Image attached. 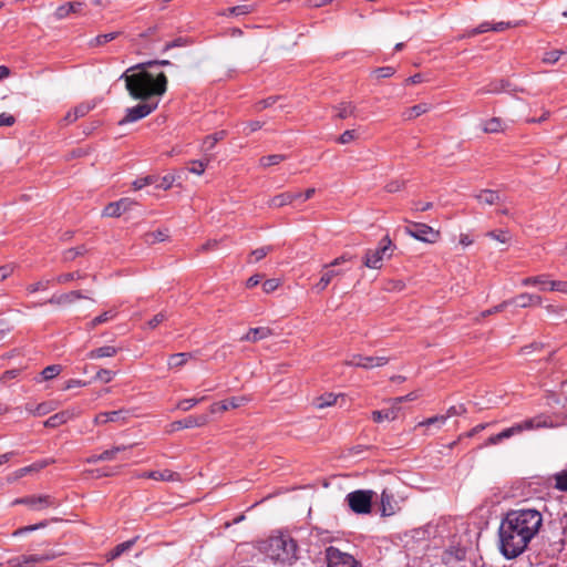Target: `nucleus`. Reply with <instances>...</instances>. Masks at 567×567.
Masks as SVG:
<instances>
[{
	"instance_id": "obj_1",
	"label": "nucleus",
	"mask_w": 567,
	"mask_h": 567,
	"mask_svg": "<svg viewBox=\"0 0 567 567\" xmlns=\"http://www.w3.org/2000/svg\"><path fill=\"white\" fill-rule=\"evenodd\" d=\"M125 87L134 100H140L135 106L127 107L125 116L118 122L123 125L142 120L155 111L158 101L154 100L166 92L167 79L165 73H122Z\"/></svg>"
},
{
	"instance_id": "obj_2",
	"label": "nucleus",
	"mask_w": 567,
	"mask_h": 567,
	"mask_svg": "<svg viewBox=\"0 0 567 567\" xmlns=\"http://www.w3.org/2000/svg\"><path fill=\"white\" fill-rule=\"evenodd\" d=\"M532 539L517 526H514L512 518L505 516L498 527V548L506 559H514L522 555L528 547Z\"/></svg>"
},
{
	"instance_id": "obj_3",
	"label": "nucleus",
	"mask_w": 567,
	"mask_h": 567,
	"mask_svg": "<svg viewBox=\"0 0 567 567\" xmlns=\"http://www.w3.org/2000/svg\"><path fill=\"white\" fill-rule=\"evenodd\" d=\"M266 555L277 564L292 566L298 559L297 543L285 534L269 537L265 547Z\"/></svg>"
},
{
	"instance_id": "obj_4",
	"label": "nucleus",
	"mask_w": 567,
	"mask_h": 567,
	"mask_svg": "<svg viewBox=\"0 0 567 567\" xmlns=\"http://www.w3.org/2000/svg\"><path fill=\"white\" fill-rule=\"evenodd\" d=\"M506 518H512L517 526L530 539H534L543 526V515L535 508L512 509L506 513Z\"/></svg>"
},
{
	"instance_id": "obj_5",
	"label": "nucleus",
	"mask_w": 567,
	"mask_h": 567,
	"mask_svg": "<svg viewBox=\"0 0 567 567\" xmlns=\"http://www.w3.org/2000/svg\"><path fill=\"white\" fill-rule=\"evenodd\" d=\"M395 246L389 236H384L380 243L378 248L368 249L363 257V265L370 269H380L382 267L383 260L389 259Z\"/></svg>"
},
{
	"instance_id": "obj_6",
	"label": "nucleus",
	"mask_w": 567,
	"mask_h": 567,
	"mask_svg": "<svg viewBox=\"0 0 567 567\" xmlns=\"http://www.w3.org/2000/svg\"><path fill=\"white\" fill-rule=\"evenodd\" d=\"M542 426H545V423H542L540 421H537L536 419H527V420H524L523 422L515 423L514 425H512L507 429H504L503 431H501L497 434L491 435L486 440L484 445L485 446L497 445L505 440H508L515 435L522 434L525 431H532L534 429H538Z\"/></svg>"
},
{
	"instance_id": "obj_7",
	"label": "nucleus",
	"mask_w": 567,
	"mask_h": 567,
	"mask_svg": "<svg viewBox=\"0 0 567 567\" xmlns=\"http://www.w3.org/2000/svg\"><path fill=\"white\" fill-rule=\"evenodd\" d=\"M372 491L358 489L347 495L349 507L355 514H369L372 506Z\"/></svg>"
},
{
	"instance_id": "obj_8",
	"label": "nucleus",
	"mask_w": 567,
	"mask_h": 567,
	"mask_svg": "<svg viewBox=\"0 0 567 567\" xmlns=\"http://www.w3.org/2000/svg\"><path fill=\"white\" fill-rule=\"evenodd\" d=\"M58 556L54 551L44 554L22 555L14 557L8 561L9 567H34L37 564L50 561Z\"/></svg>"
},
{
	"instance_id": "obj_9",
	"label": "nucleus",
	"mask_w": 567,
	"mask_h": 567,
	"mask_svg": "<svg viewBox=\"0 0 567 567\" xmlns=\"http://www.w3.org/2000/svg\"><path fill=\"white\" fill-rule=\"evenodd\" d=\"M326 559L328 567H358V563L352 555L332 546L326 549Z\"/></svg>"
},
{
	"instance_id": "obj_10",
	"label": "nucleus",
	"mask_w": 567,
	"mask_h": 567,
	"mask_svg": "<svg viewBox=\"0 0 567 567\" xmlns=\"http://www.w3.org/2000/svg\"><path fill=\"white\" fill-rule=\"evenodd\" d=\"M405 233L424 243H435L440 236L437 230H434L426 224L414 223L410 227L405 228Z\"/></svg>"
},
{
	"instance_id": "obj_11",
	"label": "nucleus",
	"mask_w": 567,
	"mask_h": 567,
	"mask_svg": "<svg viewBox=\"0 0 567 567\" xmlns=\"http://www.w3.org/2000/svg\"><path fill=\"white\" fill-rule=\"evenodd\" d=\"M389 362V358L386 357H367L362 354H352L349 359L344 361L346 365L349 367H358L363 369H372L378 367H383Z\"/></svg>"
},
{
	"instance_id": "obj_12",
	"label": "nucleus",
	"mask_w": 567,
	"mask_h": 567,
	"mask_svg": "<svg viewBox=\"0 0 567 567\" xmlns=\"http://www.w3.org/2000/svg\"><path fill=\"white\" fill-rule=\"evenodd\" d=\"M130 415L131 412L126 409H120L110 412H101L95 416L94 423L97 425L106 424L110 422L124 424L128 420Z\"/></svg>"
},
{
	"instance_id": "obj_13",
	"label": "nucleus",
	"mask_w": 567,
	"mask_h": 567,
	"mask_svg": "<svg viewBox=\"0 0 567 567\" xmlns=\"http://www.w3.org/2000/svg\"><path fill=\"white\" fill-rule=\"evenodd\" d=\"M13 504H24L32 509L40 511L45 507L53 506L54 502L53 498L49 495H39L18 498L13 502Z\"/></svg>"
},
{
	"instance_id": "obj_14",
	"label": "nucleus",
	"mask_w": 567,
	"mask_h": 567,
	"mask_svg": "<svg viewBox=\"0 0 567 567\" xmlns=\"http://www.w3.org/2000/svg\"><path fill=\"white\" fill-rule=\"evenodd\" d=\"M134 204H135V202L130 198H121L117 202L107 204L105 206V208L103 209V216L118 217L124 212L130 210Z\"/></svg>"
},
{
	"instance_id": "obj_15",
	"label": "nucleus",
	"mask_w": 567,
	"mask_h": 567,
	"mask_svg": "<svg viewBox=\"0 0 567 567\" xmlns=\"http://www.w3.org/2000/svg\"><path fill=\"white\" fill-rule=\"evenodd\" d=\"M250 401V399L248 396H233L230 399H227L223 402H218V403H214L210 405V412L212 413H217V412H224V411H227L229 409H237V408H240L243 405H245L246 403H248Z\"/></svg>"
},
{
	"instance_id": "obj_16",
	"label": "nucleus",
	"mask_w": 567,
	"mask_h": 567,
	"mask_svg": "<svg viewBox=\"0 0 567 567\" xmlns=\"http://www.w3.org/2000/svg\"><path fill=\"white\" fill-rule=\"evenodd\" d=\"M208 423L207 415L188 416L184 420L175 421L171 424V431H177L182 429L199 427Z\"/></svg>"
},
{
	"instance_id": "obj_17",
	"label": "nucleus",
	"mask_w": 567,
	"mask_h": 567,
	"mask_svg": "<svg viewBox=\"0 0 567 567\" xmlns=\"http://www.w3.org/2000/svg\"><path fill=\"white\" fill-rule=\"evenodd\" d=\"M87 297L84 296L80 290H74L61 295H54L52 296L47 302L50 305L55 306H69L74 303L79 299H86Z\"/></svg>"
},
{
	"instance_id": "obj_18",
	"label": "nucleus",
	"mask_w": 567,
	"mask_h": 567,
	"mask_svg": "<svg viewBox=\"0 0 567 567\" xmlns=\"http://www.w3.org/2000/svg\"><path fill=\"white\" fill-rule=\"evenodd\" d=\"M275 332L269 327H257L250 328L245 336L240 338V341L258 342L274 336Z\"/></svg>"
},
{
	"instance_id": "obj_19",
	"label": "nucleus",
	"mask_w": 567,
	"mask_h": 567,
	"mask_svg": "<svg viewBox=\"0 0 567 567\" xmlns=\"http://www.w3.org/2000/svg\"><path fill=\"white\" fill-rule=\"evenodd\" d=\"M49 463H50L49 461H41V462H37L34 464H31L29 466L19 468L17 471H14L13 473H11L10 475H8L7 482L8 483H13V482L22 478L27 474H30V473H33V472H38V471L44 468Z\"/></svg>"
},
{
	"instance_id": "obj_20",
	"label": "nucleus",
	"mask_w": 567,
	"mask_h": 567,
	"mask_svg": "<svg viewBox=\"0 0 567 567\" xmlns=\"http://www.w3.org/2000/svg\"><path fill=\"white\" fill-rule=\"evenodd\" d=\"M83 8H84V2H81V1L66 2L56 8V10L54 12V17L58 20H62V19H65L66 17H69L71 13H80Z\"/></svg>"
},
{
	"instance_id": "obj_21",
	"label": "nucleus",
	"mask_w": 567,
	"mask_h": 567,
	"mask_svg": "<svg viewBox=\"0 0 567 567\" xmlns=\"http://www.w3.org/2000/svg\"><path fill=\"white\" fill-rule=\"evenodd\" d=\"M25 411L34 416H43L56 409V403L53 401L42 402L39 404L28 403L24 406Z\"/></svg>"
},
{
	"instance_id": "obj_22",
	"label": "nucleus",
	"mask_w": 567,
	"mask_h": 567,
	"mask_svg": "<svg viewBox=\"0 0 567 567\" xmlns=\"http://www.w3.org/2000/svg\"><path fill=\"white\" fill-rule=\"evenodd\" d=\"M509 301H513L512 305H516L520 308H528L534 306H540L542 305V297L532 293H520L517 297L509 299Z\"/></svg>"
},
{
	"instance_id": "obj_23",
	"label": "nucleus",
	"mask_w": 567,
	"mask_h": 567,
	"mask_svg": "<svg viewBox=\"0 0 567 567\" xmlns=\"http://www.w3.org/2000/svg\"><path fill=\"white\" fill-rule=\"evenodd\" d=\"M475 198L483 205H495L504 202L501 194L493 189H483L475 195Z\"/></svg>"
},
{
	"instance_id": "obj_24",
	"label": "nucleus",
	"mask_w": 567,
	"mask_h": 567,
	"mask_svg": "<svg viewBox=\"0 0 567 567\" xmlns=\"http://www.w3.org/2000/svg\"><path fill=\"white\" fill-rule=\"evenodd\" d=\"M142 477L152 478L155 481H164V482H176V481L181 480L178 473L172 472L169 470L145 472L142 475Z\"/></svg>"
},
{
	"instance_id": "obj_25",
	"label": "nucleus",
	"mask_w": 567,
	"mask_h": 567,
	"mask_svg": "<svg viewBox=\"0 0 567 567\" xmlns=\"http://www.w3.org/2000/svg\"><path fill=\"white\" fill-rule=\"evenodd\" d=\"M121 348H116L114 346H103L96 349L91 350L86 357L90 360H97L103 358H111L117 354Z\"/></svg>"
},
{
	"instance_id": "obj_26",
	"label": "nucleus",
	"mask_w": 567,
	"mask_h": 567,
	"mask_svg": "<svg viewBox=\"0 0 567 567\" xmlns=\"http://www.w3.org/2000/svg\"><path fill=\"white\" fill-rule=\"evenodd\" d=\"M391 408L382 411H373L372 419L374 422H382L384 420H395L398 416V412L400 411V406H396L393 402H391Z\"/></svg>"
},
{
	"instance_id": "obj_27",
	"label": "nucleus",
	"mask_w": 567,
	"mask_h": 567,
	"mask_svg": "<svg viewBox=\"0 0 567 567\" xmlns=\"http://www.w3.org/2000/svg\"><path fill=\"white\" fill-rule=\"evenodd\" d=\"M431 110V105L427 103H420L412 107L406 109L402 113V117L404 121H411L413 118L419 117L420 115L429 112Z\"/></svg>"
},
{
	"instance_id": "obj_28",
	"label": "nucleus",
	"mask_w": 567,
	"mask_h": 567,
	"mask_svg": "<svg viewBox=\"0 0 567 567\" xmlns=\"http://www.w3.org/2000/svg\"><path fill=\"white\" fill-rule=\"evenodd\" d=\"M324 269L326 270L323 271L320 280L313 286V289L317 292H322L329 286V284L332 281V279L336 276L341 275L340 270H333V269H328V268H324Z\"/></svg>"
},
{
	"instance_id": "obj_29",
	"label": "nucleus",
	"mask_w": 567,
	"mask_h": 567,
	"mask_svg": "<svg viewBox=\"0 0 567 567\" xmlns=\"http://www.w3.org/2000/svg\"><path fill=\"white\" fill-rule=\"evenodd\" d=\"M506 127V124L499 117H493L488 121H485L482 124V130L485 133H498L503 132Z\"/></svg>"
},
{
	"instance_id": "obj_30",
	"label": "nucleus",
	"mask_w": 567,
	"mask_h": 567,
	"mask_svg": "<svg viewBox=\"0 0 567 567\" xmlns=\"http://www.w3.org/2000/svg\"><path fill=\"white\" fill-rule=\"evenodd\" d=\"M169 65V61L167 60H151L147 62L138 63L135 65H132L127 68L125 71H146L147 68H155V66H166Z\"/></svg>"
},
{
	"instance_id": "obj_31",
	"label": "nucleus",
	"mask_w": 567,
	"mask_h": 567,
	"mask_svg": "<svg viewBox=\"0 0 567 567\" xmlns=\"http://www.w3.org/2000/svg\"><path fill=\"white\" fill-rule=\"evenodd\" d=\"M190 358H192V353H187V352L172 354L167 361L168 368H171V369L181 368L184 364H186V362Z\"/></svg>"
},
{
	"instance_id": "obj_32",
	"label": "nucleus",
	"mask_w": 567,
	"mask_h": 567,
	"mask_svg": "<svg viewBox=\"0 0 567 567\" xmlns=\"http://www.w3.org/2000/svg\"><path fill=\"white\" fill-rule=\"evenodd\" d=\"M293 200H295V196L292 195V193H282V194L274 196L268 202V205L270 207H282L285 205L291 204Z\"/></svg>"
},
{
	"instance_id": "obj_33",
	"label": "nucleus",
	"mask_w": 567,
	"mask_h": 567,
	"mask_svg": "<svg viewBox=\"0 0 567 567\" xmlns=\"http://www.w3.org/2000/svg\"><path fill=\"white\" fill-rule=\"evenodd\" d=\"M115 316H116V311L115 310L104 311L103 313H101L100 316L95 317L93 320H91L87 323V329L92 330L95 327H97L99 324H102V323H105V322L112 320L113 318H115Z\"/></svg>"
},
{
	"instance_id": "obj_34",
	"label": "nucleus",
	"mask_w": 567,
	"mask_h": 567,
	"mask_svg": "<svg viewBox=\"0 0 567 567\" xmlns=\"http://www.w3.org/2000/svg\"><path fill=\"white\" fill-rule=\"evenodd\" d=\"M337 399H338V395H336L333 393H324V394L318 396L313 401V404L317 409H324V408L333 405L337 402Z\"/></svg>"
},
{
	"instance_id": "obj_35",
	"label": "nucleus",
	"mask_w": 567,
	"mask_h": 567,
	"mask_svg": "<svg viewBox=\"0 0 567 567\" xmlns=\"http://www.w3.org/2000/svg\"><path fill=\"white\" fill-rule=\"evenodd\" d=\"M285 159H286V155L272 154V155H268V156H262L259 159V165L262 168H267V167H270V166H274V165H278L281 162H284Z\"/></svg>"
},
{
	"instance_id": "obj_36",
	"label": "nucleus",
	"mask_w": 567,
	"mask_h": 567,
	"mask_svg": "<svg viewBox=\"0 0 567 567\" xmlns=\"http://www.w3.org/2000/svg\"><path fill=\"white\" fill-rule=\"evenodd\" d=\"M135 542H136V538H133V539L126 540L122 544H118L110 551L109 559H115V558L120 557L123 553L131 549L132 546L135 544Z\"/></svg>"
},
{
	"instance_id": "obj_37",
	"label": "nucleus",
	"mask_w": 567,
	"mask_h": 567,
	"mask_svg": "<svg viewBox=\"0 0 567 567\" xmlns=\"http://www.w3.org/2000/svg\"><path fill=\"white\" fill-rule=\"evenodd\" d=\"M336 110L338 112L337 116L343 120L354 115L355 106L352 105L350 102H342L338 106H336Z\"/></svg>"
},
{
	"instance_id": "obj_38",
	"label": "nucleus",
	"mask_w": 567,
	"mask_h": 567,
	"mask_svg": "<svg viewBox=\"0 0 567 567\" xmlns=\"http://www.w3.org/2000/svg\"><path fill=\"white\" fill-rule=\"evenodd\" d=\"M393 495L386 493L385 491L382 492L381 494V506H382V512L384 515H392L394 514V507L392 505L393 503Z\"/></svg>"
},
{
	"instance_id": "obj_39",
	"label": "nucleus",
	"mask_w": 567,
	"mask_h": 567,
	"mask_svg": "<svg viewBox=\"0 0 567 567\" xmlns=\"http://www.w3.org/2000/svg\"><path fill=\"white\" fill-rule=\"evenodd\" d=\"M226 135V132L225 131H220V132H217L213 135H208L204 138L203 141V148L205 151H210L214 148V146L216 145V143L220 140H223Z\"/></svg>"
},
{
	"instance_id": "obj_40",
	"label": "nucleus",
	"mask_w": 567,
	"mask_h": 567,
	"mask_svg": "<svg viewBox=\"0 0 567 567\" xmlns=\"http://www.w3.org/2000/svg\"><path fill=\"white\" fill-rule=\"evenodd\" d=\"M447 421V416L444 415H435L432 417H429L424 421H421L417 426H431L435 425L437 429H441Z\"/></svg>"
},
{
	"instance_id": "obj_41",
	"label": "nucleus",
	"mask_w": 567,
	"mask_h": 567,
	"mask_svg": "<svg viewBox=\"0 0 567 567\" xmlns=\"http://www.w3.org/2000/svg\"><path fill=\"white\" fill-rule=\"evenodd\" d=\"M117 35H118V32H110V33H105V34H100L90 41V45L91 47L102 45L106 42L113 41L114 39L117 38Z\"/></svg>"
},
{
	"instance_id": "obj_42",
	"label": "nucleus",
	"mask_w": 567,
	"mask_h": 567,
	"mask_svg": "<svg viewBox=\"0 0 567 567\" xmlns=\"http://www.w3.org/2000/svg\"><path fill=\"white\" fill-rule=\"evenodd\" d=\"M488 31H492V23L483 22L478 27L466 31L462 37H460V39L475 37L477 34L485 33Z\"/></svg>"
},
{
	"instance_id": "obj_43",
	"label": "nucleus",
	"mask_w": 567,
	"mask_h": 567,
	"mask_svg": "<svg viewBox=\"0 0 567 567\" xmlns=\"http://www.w3.org/2000/svg\"><path fill=\"white\" fill-rule=\"evenodd\" d=\"M555 488L567 492V470L554 474Z\"/></svg>"
},
{
	"instance_id": "obj_44",
	"label": "nucleus",
	"mask_w": 567,
	"mask_h": 567,
	"mask_svg": "<svg viewBox=\"0 0 567 567\" xmlns=\"http://www.w3.org/2000/svg\"><path fill=\"white\" fill-rule=\"evenodd\" d=\"M512 303H513V301L505 300V301H503L502 303H499V305H497V306H495V307H493V308H491V309H487V310H485V311L481 312V313H480V317H478V318H476L475 320H476V321H480L482 318H485V317H487V316H491V315H495V313H497V312H501V311H503L507 306H509V305H512Z\"/></svg>"
},
{
	"instance_id": "obj_45",
	"label": "nucleus",
	"mask_w": 567,
	"mask_h": 567,
	"mask_svg": "<svg viewBox=\"0 0 567 567\" xmlns=\"http://www.w3.org/2000/svg\"><path fill=\"white\" fill-rule=\"evenodd\" d=\"M61 371H62L61 365L52 364V365H48L47 368H44L41 372V375H42L43 380H51V379L55 378L56 375H59Z\"/></svg>"
},
{
	"instance_id": "obj_46",
	"label": "nucleus",
	"mask_w": 567,
	"mask_h": 567,
	"mask_svg": "<svg viewBox=\"0 0 567 567\" xmlns=\"http://www.w3.org/2000/svg\"><path fill=\"white\" fill-rule=\"evenodd\" d=\"M166 238L167 234L164 230H156L145 235V241L148 244L164 241Z\"/></svg>"
},
{
	"instance_id": "obj_47",
	"label": "nucleus",
	"mask_w": 567,
	"mask_h": 567,
	"mask_svg": "<svg viewBox=\"0 0 567 567\" xmlns=\"http://www.w3.org/2000/svg\"><path fill=\"white\" fill-rule=\"evenodd\" d=\"M271 250V247H260L251 251L248 262H256L261 260Z\"/></svg>"
},
{
	"instance_id": "obj_48",
	"label": "nucleus",
	"mask_w": 567,
	"mask_h": 567,
	"mask_svg": "<svg viewBox=\"0 0 567 567\" xmlns=\"http://www.w3.org/2000/svg\"><path fill=\"white\" fill-rule=\"evenodd\" d=\"M522 284L524 286L540 285L542 289L545 290V289H547L546 285H548V280H547L546 276H536V277L525 278Z\"/></svg>"
},
{
	"instance_id": "obj_49",
	"label": "nucleus",
	"mask_w": 567,
	"mask_h": 567,
	"mask_svg": "<svg viewBox=\"0 0 567 567\" xmlns=\"http://www.w3.org/2000/svg\"><path fill=\"white\" fill-rule=\"evenodd\" d=\"M464 556L465 551L463 549H456L455 551L446 550L443 555V560L450 564L452 560H462Z\"/></svg>"
},
{
	"instance_id": "obj_50",
	"label": "nucleus",
	"mask_w": 567,
	"mask_h": 567,
	"mask_svg": "<svg viewBox=\"0 0 567 567\" xmlns=\"http://www.w3.org/2000/svg\"><path fill=\"white\" fill-rule=\"evenodd\" d=\"M209 159L205 161H192V165L188 171L196 175H202L205 172L206 166L208 165Z\"/></svg>"
},
{
	"instance_id": "obj_51",
	"label": "nucleus",
	"mask_w": 567,
	"mask_h": 567,
	"mask_svg": "<svg viewBox=\"0 0 567 567\" xmlns=\"http://www.w3.org/2000/svg\"><path fill=\"white\" fill-rule=\"evenodd\" d=\"M486 236L502 244H505L509 240V235L506 230H492L488 231Z\"/></svg>"
},
{
	"instance_id": "obj_52",
	"label": "nucleus",
	"mask_w": 567,
	"mask_h": 567,
	"mask_svg": "<svg viewBox=\"0 0 567 567\" xmlns=\"http://www.w3.org/2000/svg\"><path fill=\"white\" fill-rule=\"evenodd\" d=\"M254 10L252 6L240 4L228 9V13L233 16H245Z\"/></svg>"
},
{
	"instance_id": "obj_53",
	"label": "nucleus",
	"mask_w": 567,
	"mask_h": 567,
	"mask_svg": "<svg viewBox=\"0 0 567 567\" xmlns=\"http://www.w3.org/2000/svg\"><path fill=\"white\" fill-rule=\"evenodd\" d=\"M205 398H200V399H195V398H192V399H184L182 401H179L176 405L177 409L182 410V411H188L190 410L194 405H196L197 403H199L200 401H203Z\"/></svg>"
},
{
	"instance_id": "obj_54",
	"label": "nucleus",
	"mask_w": 567,
	"mask_h": 567,
	"mask_svg": "<svg viewBox=\"0 0 567 567\" xmlns=\"http://www.w3.org/2000/svg\"><path fill=\"white\" fill-rule=\"evenodd\" d=\"M115 377V372L109 370V369H100L96 372L95 379L99 381H102L104 383L111 382Z\"/></svg>"
},
{
	"instance_id": "obj_55",
	"label": "nucleus",
	"mask_w": 567,
	"mask_h": 567,
	"mask_svg": "<svg viewBox=\"0 0 567 567\" xmlns=\"http://www.w3.org/2000/svg\"><path fill=\"white\" fill-rule=\"evenodd\" d=\"M561 54H563L561 51L553 50V51L544 53L542 61L546 64H554L559 60Z\"/></svg>"
},
{
	"instance_id": "obj_56",
	"label": "nucleus",
	"mask_w": 567,
	"mask_h": 567,
	"mask_svg": "<svg viewBox=\"0 0 567 567\" xmlns=\"http://www.w3.org/2000/svg\"><path fill=\"white\" fill-rule=\"evenodd\" d=\"M355 138H358V133L355 130H347L344 131L338 138V142L340 144H349L351 143L352 141H354Z\"/></svg>"
},
{
	"instance_id": "obj_57",
	"label": "nucleus",
	"mask_w": 567,
	"mask_h": 567,
	"mask_svg": "<svg viewBox=\"0 0 567 567\" xmlns=\"http://www.w3.org/2000/svg\"><path fill=\"white\" fill-rule=\"evenodd\" d=\"M126 450V446H115L111 450H106L104 451L103 453L100 454V458H102L103 461H111L115 457V455L118 453V452H122Z\"/></svg>"
},
{
	"instance_id": "obj_58",
	"label": "nucleus",
	"mask_w": 567,
	"mask_h": 567,
	"mask_svg": "<svg viewBox=\"0 0 567 567\" xmlns=\"http://www.w3.org/2000/svg\"><path fill=\"white\" fill-rule=\"evenodd\" d=\"M548 289L550 291H559V292H567V281L561 280H553L548 281Z\"/></svg>"
},
{
	"instance_id": "obj_59",
	"label": "nucleus",
	"mask_w": 567,
	"mask_h": 567,
	"mask_svg": "<svg viewBox=\"0 0 567 567\" xmlns=\"http://www.w3.org/2000/svg\"><path fill=\"white\" fill-rule=\"evenodd\" d=\"M79 411L75 410V409H68V410H64V411H61L59 413H56L59 415V417L61 419L62 423H66L68 421L74 419L75 416L79 415Z\"/></svg>"
},
{
	"instance_id": "obj_60",
	"label": "nucleus",
	"mask_w": 567,
	"mask_h": 567,
	"mask_svg": "<svg viewBox=\"0 0 567 567\" xmlns=\"http://www.w3.org/2000/svg\"><path fill=\"white\" fill-rule=\"evenodd\" d=\"M466 412V408L464 404H460V405H452L447 409L446 411V414L445 416H447V420L451 417V416H454V415H462Z\"/></svg>"
},
{
	"instance_id": "obj_61",
	"label": "nucleus",
	"mask_w": 567,
	"mask_h": 567,
	"mask_svg": "<svg viewBox=\"0 0 567 567\" xmlns=\"http://www.w3.org/2000/svg\"><path fill=\"white\" fill-rule=\"evenodd\" d=\"M404 184H405L404 181L394 179V181L389 182L385 185V189L389 193H395V192L401 190L404 187Z\"/></svg>"
},
{
	"instance_id": "obj_62",
	"label": "nucleus",
	"mask_w": 567,
	"mask_h": 567,
	"mask_svg": "<svg viewBox=\"0 0 567 567\" xmlns=\"http://www.w3.org/2000/svg\"><path fill=\"white\" fill-rule=\"evenodd\" d=\"M82 278L81 274L75 271V272H68V274H62L60 275L58 278H56V281L59 284H66L71 280H74V279H80Z\"/></svg>"
},
{
	"instance_id": "obj_63",
	"label": "nucleus",
	"mask_w": 567,
	"mask_h": 567,
	"mask_svg": "<svg viewBox=\"0 0 567 567\" xmlns=\"http://www.w3.org/2000/svg\"><path fill=\"white\" fill-rule=\"evenodd\" d=\"M20 369L7 370L0 377V383H7L9 380L16 379L20 374Z\"/></svg>"
},
{
	"instance_id": "obj_64",
	"label": "nucleus",
	"mask_w": 567,
	"mask_h": 567,
	"mask_svg": "<svg viewBox=\"0 0 567 567\" xmlns=\"http://www.w3.org/2000/svg\"><path fill=\"white\" fill-rule=\"evenodd\" d=\"M278 287H279V280L278 279H268V280L264 281V284H262V290L266 293L272 292Z\"/></svg>"
}]
</instances>
